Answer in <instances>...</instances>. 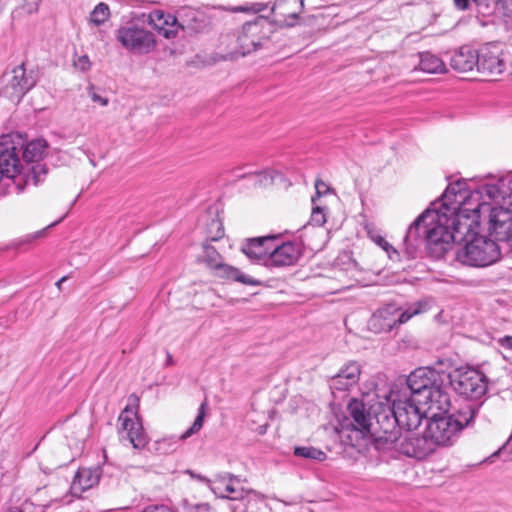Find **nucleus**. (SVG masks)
Here are the masks:
<instances>
[{
	"instance_id": "nucleus-5",
	"label": "nucleus",
	"mask_w": 512,
	"mask_h": 512,
	"mask_svg": "<svg viewBox=\"0 0 512 512\" xmlns=\"http://www.w3.org/2000/svg\"><path fill=\"white\" fill-rule=\"evenodd\" d=\"M477 229L465 235V245L456 251L455 258L464 265L486 267L499 260L501 248L494 240L478 235Z\"/></svg>"
},
{
	"instance_id": "nucleus-41",
	"label": "nucleus",
	"mask_w": 512,
	"mask_h": 512,
	"mask_svg": "<svg viewBox=\"0 0 512 512\" xmlns=\"http://www.w3.org/2000/svg\"><path fill=\"white\" fill-rule=\"evenodd\" d=\"M310 222H311V224L318 226V227L324 225L326 222V216H325L323 209H321L320 207H314L313 211H312Z\"/></svg>"
},
{
	"instance_id": "nucleus-40",
	"label": "nucleus",
	"mask_w": 512,
	"mask_h": 512,
	"mask_svg": "<svg viewBox=\"0 0 512 512\" xmlns=\"http://www.w3.org/2000/svg\"><path fill=\"white\" fill-rule=\"evenodd\" d=\"M73 66L81 72L88 71L91 67V62L88 55H75L73 59Z\"/></svg>"
},
{
	"instance_id": "nucleus-46",
	"label": "nucleus",
	"mask_w": 512,
	"mask_h": 512,
	"mask_svg": "<svg viewBox=\"0 0 512 512\" xmlns=\"http://www.w3.org/2000/svg\"><path fill=\"white\" fill-rule=\"evenodd\" d=\"M211 228H216V234L211 236L212 241H217L224 236V228L219 220L213 219L210 224Z\"/></svg>"
},
{
	"instance_id": "nucleus-44",
	"label": "nucleus",
	"mask_w": 512,
	"mask_h": 512,
	"mask_svg": "<svg viewBox=\"0 0 512 512\" xmlns=\"http://www.w3.org/2000/svg\"><path fill=\"white\" fill-rule=\"evenodd\" d=\"M88 94L93 102L100 103L102 106H107L109 103L108 98L102 97L96 93L94 85L90 84L87 88Z\"/></svg>"
},
{
	"instance_id": "nucleus-50",
	"label": "nucleus",
	"mask_w": 512,
	"mask_h": 512,
	"mask_svg": "<svg viewBox=\"0 0 512 512\" xmlns=\"http://www.w3.org/2000/svg\"><path fill=\"white\" fill-rule=\"evenodd\" d=\"M143 512H172L167 506H149Z\"/></svg>"
},
{
	"instance_id": "nucleus-22",
	"label": "nucleus",
	"mask_w": 512,
	"mask_h": 512,
	"mask_svg": "<svg viewBox=\"0 0 512 512\" xmlns=\"http://www.w3.org/2000/svg\"><path fill=\"white\" fill-rule=\"evenodd\" d=\"M180 29L187 35L204 31L208 25L204 13L193 8H184L178 12Z\"/></svg>"
},
{
	"instance_id": "nucleus-33",
	"label": "nucleus",
	"mask_w": 512,
	"mask_h": 512,
	"mask_svg": "<svg viewBox=\"0 0 512 512\" xmlns=\"http://www.w3.org/2000/svg\"><path fill=\"white\" fill-rule=\"evenodd\" d=\"M429 303L426 300H420L411 304L407 309L399 312L396 308V325L404 324L409 321L413 316L428 311Z\"/></svg>"
},
{
	"instance_id": "nucleus-26",
	"label": "nucleus",
	"mask_w": 512,
	"mask_h": 512,
	"mask_svg": "<svg viewBox=\"0 0 512 512\" xmlns=\"http://www.w3.org/2000/svg\"><path fill=\"white\" fill-rule=\"evenodd\" d=\"M21 161L16 147L5 149L0 152V178L6 176L14 178L20 173Z\"/></svg>"
},
{
	"instance_id": "nucleus-51",
	"label": "nucleus",
	"mask_w": 512,
	"mask_h": 512,
	"mask_svg": "<svg viewBox=\"0 0 512 512\" xmlns=\"http://www.w3.org/2000/svg\"><path fill=\"white\" fill-rule=\"evenodd\" d=\"M455 6L460 10L468 8V0H454Z\"/></svg>"
},
{
	"instance_id": "nucleus-9",
	"label": "nucleus",
	"mask_w": 512,
	"mask_h": 512,
	"mask_svg": "<svg viewBox=\"0 0 512 512\" xmlns=\"http://www.w3.org/2000/svg\"><path fill=\"white\" fill-rule=\"evenodd\" d=\"M37 81V74L33 70L27 71L24 64L17 65L1 77L0 94L18 103L37 84Z\"/></svg>"
},
{
	"instance_id": "nucleus-31",
	"label": "nucleus",
	"mask_w": 512,
	"mask_h": 512,
	"mask_svg": "<svg viewBox=\"0 0 512 512\" xmlns=\"http://www.w3.org/2000/svg\"><path fill=\"white\" fill-rule=\"evenodd\" d=\"M47 142L44 139H36L29 142L23 151V159L26 162H38L46 152Z\"/></svg>"
},
{
	"instance_id": "nucleus-2",
	"label": "nucleus",
	"mask_w": 512,
	"mask_h": 512,
	"mask_svg": "<svg viewBox=\"0 0 512 512\" xmlns=\"http://www.w3.org/2000/svg\"><path fill=\"white\" fill-rule=\"evenodd\" d=\"M484 191V185L473 191L467 190L463 203V212L469 213L470 221L476 218L474 228H479L481 222L487 219L488 231L495 242H506L512 248V207L494 206Z\"/></svg>"
},
{
	"instance_id": "nucleus-27",
	"label": "nucleus",
	"mask_w": 512,
	"mask_h": 512,
	"mask_svg": "<svg viewBox=\"0 0 512 512\" xmlns=\"http://www.w3.org/2000/svg\"><path fill=\"white\" fill-rule=\"evenodd\" d=\"M484 191L489 199H502L504 205L512 207V179H501L497 184H484Z\"/></svg>"
},
{
	"instance_id": "nucleus-21",
	"label": "nucleus",
	"mask_w": 512,
	"mask_h": 512,
	"mask_svg": "<svg viewBox=\"0 0 512 512\" xmlns=\"http://www.w3.org/2000/svg\"><path fill=\"white\" fill-rule=\"evenodd\" d=\"M276 236H263L247 239L242 245L241 251L251 260H266L269 257L272 243L277 241Z\"/></svg>"
},
{
	"instance_id": "nucleus-32",
	"label": "nucleus",
	"mask_w": 512,
	"mask_h": 512,
	"mask_svg": "<svg viewBox=\"0 0 512 512\" xmlns=\"http://www.w3.org/2000/svg\"><path fill=\"white\" fill-rule=\"evenodd\" d=\"M429 303L426 300H420L411 304L407 309L399 312L396 308V325L404 324L409 321L413 316L428 311Z\"/></svg>"
},
{
	"instance_id": "nucleus-8",
	"label": "nucleus",
	"mask_w": 512,
	"mask_h": 512,
	"mask_svg": "<svg viewBox=\"0 0 512 512\" xmlns=\"http://www.w3.org/2000/svg\"><path fill=\"white\" fill-rule=\"evenodd\" d=\"M445 378L457 394L467 399L478 400L487 392L489 380L477 369L457 368L445 374Z\"/></svg>"
},
{
	"instance_id": "nucleus-49",
	"label": "nucleus",
	"mask_w": 512,
	"mask_h": 512,
	"mask_svg": "<svg viewBox=\"0 0 512 512\" xmlns=\"http://www.w3.org/2000/svg\"><path fill=\"white\" fill-rule=\"evenodd\" d=\"M501 347L512 351V336H504L498 339Z\"/></svg>"
},
{
	"instance_id": "nucleus-52",
	"label": "nucleus",
	"mask_w": 512,
	"mask_h": 512,
	"mask_svg": "<svg viewBox=\"0 0 512 512\" xmlns=\"http://www.w3.org/2000/svg\"><path fill=\"white\" fill-rule=\"evenodd\" d=\"M504 10L507 16L512 17V0H505Z\"/></svg>"
},
{
	"instance_id": "nucleus-56",
	"label": "nucleus",
	"mask_w": 512,
	"mask_h": 512,
	"mask_svg": "<svg viewBox=\"0 0 512 512\" xmlns=\"http://www.w3.org/2000/svg\"><path fill=\"white\" fill-rule=\"evenodd\" d=\"M497 2H501V3H502V6L504 7L505 0H497Z\"/></svg>"
},
{
	"instance_id": "nucleus-57",
	"label": "nucleus",
	"mask_w": 512,
	"mask_h": 512,
	"mask_svg": "<svg viewBox=\"0 0 512 512\" xmlns=\"http://www.w3.org/2000/svg\"><path fill=\"white\" fill-rule=\"evenodd\" d=\"M61 220H62V219H60V220H59V222H60ZM57 223H58V221H57ZM55 224H56V222H55V223H51V225H50V226H54Z\"/></svg>"
},
{
	"instance_id": "nucleus-35",
	"label": "nucleus",
	"mask_w": 512,
	"mask_h": 512,
	"mask_svg": "<svg viewBox=\"0 0 512 512\" xmlns=\"http://www.w3.org/2000/svg\"><path fill=\"white\" fill-rule=\"evenodd\" d=\"M205 408L206 402H203L199 407L198 415L196 416L193 424L178 437V440H186L202 429L206 415Z\"/></svg>"
},
{
	"instance_id": "nucleus-6",
	"label": "nucleus",
	"mask_w": 512,
	"mask_h": 512,
	"mask_svg": "<svg viewBox=\"0 0 512 512\" xmlns=\"http://www.w3.org/2000/svg\"><path fill=\"white\" fill-rule=\"evenodd\" d=\"M374 446L380 452L395 451L417 459H423L435 451L425 431L422 435L406 431L400 432L396 437L375 439Z\"/></svg>"
},
{
	"instance_id": "nucleus-43",
	"label": "nucleus",
	"mask_w": 512,
	"mask_h": 512,
	"mask_svg": "<svg viewBox=\"0 0 512 512\" xmlns=\"http://www.w3.org/2000/svg\"><path fill=\"white\" fill-rule=\"evenodd\" d=\"M21 6L22 9L27 13H33L38 10V6L41 2V0H17Z\"/></svg>"
},
{
	"instance_id": "nucleus-30",
	"label": "nucleus",
	"mask_w": 512,
	"mask_h": 512,
	"mask_svg": "<svg viewBox=\"0 0 512 512\" xmlns=\"http://www.w3.org/2000/svg\"><path fill=\"white\" fill-rule=\"evenodd\" d=\"M419 58V68L423 72L435 74L444 73L447 70L444 61L431 52H421Z\"/></svg>"
},
{
	"instance_id": "nucleus-48",
	"label": "nucleus",
	"mask_w": 512,
	"mask_h": 512,
	"mask_svg": "<svg viewBox=\"0 0 512 512\" xmlns=\"http://www.w3.org/2000/svg\"><path fill=\"white\" fill-rule=\"evenodd\" d=\"M315 189L317 196H321L329 190V187L323 180L317 179L315 181Z\"/></svg>"
},
{
	"instance_id": "nucleus-11",
	"label": "nucleus",
	"mask_w": 512,
	"mask_h": 512,
	"mask_svg": "<svg viewBox=\"0 0 512 512\" xmlns=\"http://www.w3.org/2000/svg\"><path fill=\"white\" fill-rule=\"evenodd\" d=\"M373 412L372 422L376 427L374 430L379 433L375 439L389 438V436L396 437L400 431L396 430L398 421L395 411L394 398L384 396L383 400H378L371 404Z\"/></svg>"
},
{
	"instance_id": "nucleus-28",
	"label": "nucleus",
	"mask_w": 512,
	"mask_h": 512,
	"mask_svg": "<svg viewBox=\"0 0 512 512\" xmlns=\"http://www.w3.org/2000/svg\"><path fill=\"white\" fill-rule=\"evenodd\" d=\"M216 277L234 280L245 285L258 286L261 284L259 280H256L248 275L243 274L238 268L222 262L217 265L216 269L213 270Z\"/></svg>"
},
{
	"instance_id": "nucleus-1",
	"label": "nucleus",
	"mask_w": 512,
	"mask_h": 512,
	"mask_svg": "<svg viewBox=\"0 0 512 512\" xmlns=\"http://www.w3.org/2000/svg\"><path fill=\"white\" fill-rule=\"evenodd\" d=\"M465 183L450 184L442 195L440 208H431V216L425 224L426 249L429 256L439 260L451 250L454 242H461L465 235L473 231L475 219L470 221L469 213L463 212L467 190Z\"/></svg>"
},
{
	"instance_id": "nucleus-3",
	"label": "nucleus",
	"mask_w": 512,
	"mask_h": 512,
	"mask_svg": "<svg viewBox=\"0 0 512 512\" xmlns=\"http://www.w3.org/2000/svg\"><path fill=\"white\" fill-rule=\"evenodd\" d=\"M445 374L434 369L418 368L407 379L410 398L427 409L447 412L450 407V395L444 386Z\"/></svg>"
},
{
	"instance_id": "nucleus-42",
	"label": "nucleus",
	"mask_w": 512,
	"mask_h": 512,
	"mask_svg": "<svg viewBox=\"0 0 512 512\" xmlns=\"http://www.w3.org/2000/svg\"><path fill=\"white\" fill-rule=\"evenodd\" d=\"M47 168L45 165L36 164L32 167V178L34 180V184H38L42 180V175H46Z\"/></svg>"
},
{
	"instance_id": "nucleus-4",
	"label": "nucleus",
	"mask_w": 512,
	"mask_h": 512,
	"mask_svg": "<svg viewBox=\"0 0 512 512\" xmlns=\"http://www.w3.org/2000/svg\"><path fill=\"white\" fill-rule=\"evenodd\" d=\"M478 410V406L469 404L457 413L442 416L435 414L431 417L425 432L434 450L438 447L452 446L459 438L461 431L472 423Z\"/></svg>"
},
{
	"instance_id": "nucleus-29",
	"label": "nucleus",
	"mask_w": 512,
	"mask_h": 512,
	"mask_svg": "<svg viewBox=\"0 0 512 512\" xmlns=\"http://www.w3.org/2000/svg\"><path fill=\"white\" fill-rule=\"evenodd\" d=\"M99 482V474L97 471H93L88 468L80 469L73 480L72 489L80 492H84Z\"/></svg>"
},
{
	"instance_id": "nucleus-24",
	"label": "nucleus",
	"mask_w": 512,
	"mask_h": 512,
	"mask_svg": "<svg viewBox=\"0 0 512 512\" xmlns=\"http://www.w3.org/2000/svg\"><path fill=\"white\" fill-rule=\"evenodd\" d=\"M479 50L464 45L456 50L450 57V66L458 72H468L474 67L478 68Z\"/></svg>"
},
{
	"instance_id": "nucleus-19",
	"label": "nucleus",
	"mask_w": 512,
	"mask_h": 512,
	"mask_svg": "<svg viewBox=\"0 0 512 512\" xmlns=\"http://www.w3.org/2000/svg\"><path fill=\"white\" fill-rule=\"evenodd\" d=\"M347 411L353 420L351 425L355 430L370 432L374 426L371 405L366 404L363 399H352L348 403Z\"/></svg>"
},
{
	"instance_id": "nucleus-45",
	"label": "nucleus",
	"mask_w": 512,
	"mask_h": 512,
	"mask_svg": "<svg viewBox=\"0 0 512 512\" xmlns=\"http://www.w3.org/2000/svg\"><path fill=\"white\" fill-rule=\"evenodd\" d=\"M188 473L191 475L192 478H195L198 481H201L204 484H206L214 494H217V490H219V487L218 486H213L210 479H208L207 477H205L203 475L195 474L192 471H188Z\"/></svg>"
},
{
	"instance_id": "nucleus-7",
	"label": "nucleus",
	"mask_w": 512,
	"mask_h": 512,
	"mask_svg": "<svg viewBox=\"0 0 512 512\" xmlns=\"http://www.w3.org/2000/svg\"><path fill=\"white\" fill-rule=\"evenodd\" d=\"M269 10L273 21L280 27H294L304 11V0H275L271 7L262 2L245 3L235 8L237 12L261 13Z\"/></svg>"
},
{
	"instance_id": "nucleus-55",
	"label": "nucleus",
	"mask_w": 512,
	"mask_h": 512,
	"mask_svg": "<svg viewBox=\"0 0 512 512\" xmlns=\"http://www.w3.org/2000/svg\"><path fill=\"white\" fill-rule=\"evenodd\" d=\"M172 361V357L170 354H168V359H167V362L170 363Z\"/></svg>"
},
{
	"instance_id": "nucleus-34",
	"label": "nucleus",
	"mask_w": 512,
	"mask_h": 512,
	"mask_svg": "<svg viewBox=\"0 0 512 512\" xmlns=\"http://www.w3.org/2000/svg\"><path fill=\"white\" fill-rule=\"evenodd\" d=\"M294 455L299 458L318 462H323L327 458V454L324 451L312 446H296L294 448Z\"/></svg>"
},
{
	"instance_id": "nucleus-16",
	"label": "nucleus",
	"mask_w": 512,
	"mask_h": 512,
	"mask_svg": "<svg viewBox=\"0 0 512 512\" xmlns=\"http://www.w3.org/2000/svg\"><path fill=\"white\" fill-rule=\"evenodd\" d=\"M301 254V246L296 242L288 241L282 244L273 242L266 266L277 268L292 266L297 263Z\"/></svg>"
},
{
	"instance_id": "nucleus-25",
	"label": "nucleus",
	"mask_w": 512,
	"mask_h": 512,
	"mask_svg": "<svg viewBox=\"0 0 512 512\" xmlns=\"http://www.w3.org/2000/svg\"><path fill=\"white\" fill-rule=\"evenodd\" d=\"M396 326L395 305H387L378 309L369 321L370 329L376 333L390 332Z\"/></svg>"
},
{
	"instance_id": "nucleus-13",
	"label": "nucleus",
	"mask_w": 512,
	"mask_h": 512,
	"mask_svg": "<svg viewBox=\"0 0 512 512\" xmlns=\"http://www.w3.org/2000/svg\"><path fill=\"white\" fill-rule=\"evenodd\" d=\"M391 397L394 398V413L397 416L398 428L406 431L417 429L424 417V412L419 407L420 404L410 397L400 399L399 395L393 391H391Z\"/></svg>"
},
{
	"instance_id": "nucleus-10",
	"label": "nucleus",
	"mask_w": 512,
	"mask_h": 512,
	"mask_svg": "<svg viewBox=\"0 0 512 512\" xmlns=\"http://www.w3.org/2000/svg\"><path fill=\"white\" fill-rule=\"evenodd\" d=\"M272 32L266 16H259L254 21L246 22L238 37L239 52L245 56L264 46Z\"/></svg>"
},
{
	"instance_id": "nucleus-47",
	"label": "nucleus",
	"mask_w": 512,
	"mask_h": 512,
	"mask_svg": "<svg viewBox=\"0 0 512 512\" xmlns=\"http://www.w3.org/2000/svg\"><path fill=\"white\" fill-rule=\"evenodd\" d=\"M176 443H177V440L175 437L163 438L161 441L158 442V444L160 446L159 449H161V447L166 444L169 445V448L165 449L164 452H169V451L174 450V446L176 445Z\"/></svg>"
},
{
	"instance_id": "nucleus-18",
	"label": "nucleus",
	"mask_w": 512,
	"mask_h": 512,
	"mask_svg": "<svg viewBox=\"0 0 512 512\" xmlns=\"http://www.w3.org/2000/svg\"><path fill=\"white\" fill-rule=\"evenodd\" d=\"M217 478L219 484H224V482L228 480V483L225 484L223 487L217 485L219 487V490H217V494L215 495L219 498L228 499L232 501L245 499H247L248 501H263L265 498L263 494L255 490H247L242 487H236L234 485V482L238 481V477L231 473H224L223 475H219Z\"/></svg>"
},
{
	"instance_id": "nucleus-54",
	"label": "nucleus",
	"mask_w": 512,
	"mask_h": 512,
	"mask_svg": "<svg viewBox=\"0 0 512 512\" xmlns=\"http://www.w3.org/2000/svg\"><path fill=\"white\" fill-rule=\"evenodd\" d=\"M66 279H67V277H62L61 279H59V280L57 281V283H56L57 287H58V288H61L62 283H63L64 281H66Z\"/></svg>"
},
{
	"instance_id": "nucleus-36",
	"label": "nucleus",
	"mask_w": 512,
	"mask_h": 512,
	"mask_svg": "<svg viewBox=\"0 0 512 512\" xmlns=\"http://www.w3.org/2000/svg\"><path fill=\"white\" fill-rule=\"evenodd\" d=\"M201 259L211 270L216 269L217 265L223 262L222 256L210 244L203 245V255Z\"/></svg>"
},
{
	"instance_id": "nucleus-17",
	"label": "nucleus",
	"mask_w": 512,
	"mask_h": 512,
	"mask_svg": "<svg viewBox=\"0 0 512 512\" xmlns=\"http://www.w3.org/2000/svg\"><path fill=\"white\" fill-rule=\"evenodd\" d=\"M431 214V207H429L409 226L403 239L404 253L408 259L416 258L419 246L425 242L423 229Z\"/></svg>"
},
{
	"instance_id": "nucleus-12",
	"label": "nucleus",
	"mask_w": 512,
	"mask_h": 512,
	"mask_svg": "<svg viewBox=\"0 0 512 512\" xmlns=\"http://www.w3.org/2000/svg\"><path fill=\"white\" fill-rule=\"evenodd\" d=\"M116 38L125 49L134 54H148L156 46L153 33L137 24L120 27Z\"/></svg>"
},
{
	"instance_id": "nucleus-38",
	"label": "nucleus",
	"mask_w": 512,
	"mask_h": 512,
	"mask_svg": "<svg viewBox=\"0 0 512 512\" xmlns=\"http://www.w3.org/2000/svg\"><path fill=\"white\" fill-rule=\"evenodd\" d=\"M248 175L253 176L255 178V183L260 186L272 185L275 178L280 176L278 172L272 170H266L259 173H249Z\"/></svg>"
},
{
	"instance_id": "nucleus-14",
	"label": "nucleus",
	"mask_w": 512,
	"mask_h": 512,
	"mask_svg": "<svg viewBox=\"0 0 512 512\" xmlns=\"http://www.w3.org/2000/svg\"><path fill=\"white\" fill-rule=\"evenodd\" d=\"M133 399L134 407L127 405L119 416L123 430L126 432L128 441L134 448L140 449L147 444V436L143 430L142 424L137 414L138 398L130 396Z\"/></svg>"
},
{
	"instance_id": "nucleus-37",
	"label": "nucleus",
	"mask_w": 512,
	"mask_h": 512,
	"mask_svg": "<svg viewBox=\"0 0 512 512\" xmlns=\"http://www.w3.org/2000/svg\"><path fill=\"white\" fill-rule=\"evenodd\" d=\"M109 17V7L104 3L95 6L90 15V20L96 26L103 24Z\"/></svg>"
},
{
	"instance_id": "nucleus-39",
	"label": "nucleus",
	"mask_w": 512,
	"mask_h": 512,
	"mask_svg": "<svg viewBox=\"0 0 512 512\" xmlns=\"http://www.w3.org/2000/svg\"><path fill=\"white\" fill-rule=\"evenodd\" d=\"M374 242L380 246L388 255L391 260H399L400 252L395 249L384 237L376 236L373 237Z\"/></svg>"
},
{
	"instance_id": "nucleus-20",
	"label": "nucleus",
	"mask_w": 512,
	"mask_h": 512,
	"mask_svg": "<svg viewBox=\"0 0 512 512\" xmlns=\"http://www.w3.org/2000/svg\"><path fill=\"white\" fill-rule=\"evenodd\" d=\"M149 24L163 37L174 38L180 30L179 15L175 16L163 10H154L149 14Z\"/></svg>"
},
{
	"instance_id": "nucleus-23",
	"label": "nucleus",
	"mask_w": 512,
	"mask_h": 512,
	"mask_svg": "<svg viewBox=\"0 0 512 512\" xmlns=\"http://www.w3.org/2000/svg\"><path fill=\"white\" fill-rule=\"evenodd\" d=\"M360 374L361 368L359 363L350 361L331 379L330 387L340 391L348 390L358 383Z\"/></svg>"
},
{
	"instance_id": "nucleus-15",
	"label": "nucleus",
	"mask_w": 512,
	"mask_h": 512,
	"mask_svg": "<svg viewBox=\"0 0 512 512\" xmlns=\"http://www.w3.org/2000/svg\"><path fill=\"white\" fill-rule=\"evenodd\" d=\"M507 54L496 43H488L479 49L478 72L485 76H498L506 70Z\"/></svg>"
},
{
	"instance_id": "nucleus-53",
	"label": "nucleus",
	"mask_w": 512,
	"mask_h": 512,
	"mask_svg": "<svg viewBox=\"0 0 512 512\" xmlns=\"http://www.w3.org/2000/svg\"><path fill=\"white\" fill-rule=\"evenodd\" d=\"M3 512H22V510L19 508V507H8L5 511Z\"/></svg>"
}]
</instances>
